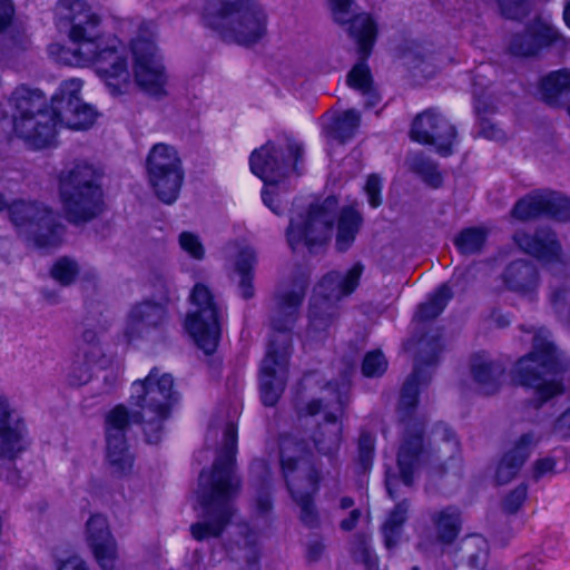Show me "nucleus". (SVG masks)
Listing matches in <instances>:
<instances>
[{"instance_id": "1", "label": "nucleus", "mask_w": 570, "mask_h": 570, "mask_svg": "<svg viewBox=\"0 0 570 570\" xmlns=\"http://www.w3.org/2000/svg\"><path fill=\"white\" fill-rule=\"evenodd\" d=\"M443 350L441 332L422 333L417 338L413 370L400 391L397 414L404 429L396 453L399 473H394V481L399 479L405 487L414 484L416 474L435 455V449L428 436V421L424 416H417V409L422 390L431 382V374L426 368L438 365Z\"/></svg>"}, {"instance_id": "2", "label": "nucleus", "mask_w": 570, "mask_h": 570, "mask_svg": "<svg viewBox=\"0 0 570 570\" xmlns=\"http://www.w3.org/2000/svg\"><path fill=\"white\" fill-rule=\"evenodd\" d=\"M59 23L70 24L71 48H62L60 59L71 66L92 65L112 95L125 91L130 72L116 38L100 32V18L90 11L86 0H59L56 7Z\"/></svg>"}, {"instance_id": "3", "label": "nucleus", "mask_w": 570, "mask_h": 570, "mask_svg": "<svg viewBox=\"0 0 570 570\" xmlns=\"http://www.w3.org/2000/svg\"><path fill=\"white\" fill-rule=\"evenodd\" d=\"M309 274L306 268H298L289 284H283L273 297L269 318L276 331L271 340L259 370V391L263 403L273 406L284 392L288 362L292 353V338L287 333L294 325L298 307L308 286Z\"/></svg>"}, {"instance_id": "4", "label": "nucleus", "mask_w": 570, "mask_h": 570, "mask_svg": "<svg viewBox=\"0 0 570 570\" xmlns=\"http://www.w3.org/2000/svg\"><path fill=\"white\" fill-rule=\"evenodd\" d=\"M237 450V429L228 422L223 429V446L210 473L202 471L196 497L203 509V520L190 525V533L197 541L217 538L233 515L232 499L237 494L239 480L234 473Z\"/></svg>"}, {"instance_id": "5", "label": "nucleus", "mask_w": 570, "mask_h": 570, "mask_svg": "<svg viewBox=\"0 0 570 570\" xmlns=\"http://www.w3.org/2000/svg\"><path fill=\"white\" fill-rule=\"evenodd\" d=\"M363 225L358 204L338 206V200L330 196L312 204L305 215L292 217L286 229L288 245L295 249L305 245L311 250L327 243L336 226L335 246L338 252H346L355 242Z\"/></svg>"}, {"instance_id": "6", "label": "nucleus", "mask_w": 570, "mask_h": 570, "mask_svg": "<svg viewBox=\"0 0 570 570\" xmlns=\"http://www.w3.org/2000/svg\"><path fill=\"white\" fill-rule=\"evenodd\" d=\"M566 370L557 345L535 336L532 350L515 362L511 375L517 385L532 391L533 399L525 404L538 411L564 393L562 375Z\"/></svg>"}, {"instance_id": "7", "label": "nucleus", "mask_w": 570, "mask_h": 570, "mask_svg": "<svg viewBox=\"0 0 570 570\" xmlns=\"http://www.w3.org/2000/svg\"><path fill=\"white\" fill-rule=\"evenodd\" d=\"M204 19L224 40L242 46L258 42L267 32V14L254 0H208Z\"/></svg>"}, {"instance_id": "8", "label": "nucleus", "mask_w": 570, "mask_h": 570, "mask_svg": "<svg viewBox=\"0 0 570 570\" xmlns=\"http://www.w3.org/2000/svg\"><path fill=\"white\" fill-rule=\"evenodd\" d=\"M175 400L174 379L154 367L144 380L131 384L130 403L138 407L129 415L132 422L140 423L150 444H158L164 434V422L168 419Z\"/></svg>"}, {"instance_id": "9", "label": "nucleus", "mask_w": 570, "mask_h": 570, "mask_svg": "<svg viewBox=\"0 0 570 570\" xmlns=\"http://www.w3.org/2000/svg\"><path fill=\"white\" fill-rule=\"evenodd\" d=\"M59 189L66 218L73 225L88 223L104 210L102 189L97 170L86 163L62 171Z\"/></svg>"}, {"instance_id": "10", "label": "nucleus", "mask_w": 570, "mask_h": 570, "mask_svg": "<svg viewBox=\"0 0 570 570\" xmlns=\"http://www.w3.org/2000/svg\"><path fill=\"white\" fill-rule=\"evenodd\" d=\"M296 452L304 456L308 450L301 446L295 439H284L281 446L282 473L292 499L299 508V521L309 529H316L321 524V518L314 495L318 491L320 473L307 462L302 461L298 465Z\"/></svg>"}, {"instance_id": "11", "label": "nucleus", "mask_w": 570, "mask_h": 570, "mask_svg": "<svg viewBox=\"0 0 570 570\" xmlns=\"http://www.w3.org/2000/svg\"><path fill=\"white\" fill-rule=\"evenodd\" d=\"M304 154L303 146L293 138L285 137L282 144L267 141L255 149L249 158L250 170L266 185L262 191L264 204L275 214L281 215V206L275 203L277 184L289 174L297 171V164Z\"/></svg>"}, {"instance_id": "12", "label": "nucleus", "mask_w": 570, "mask_h": 570, "mask_svg": "<svg viewBox=\"0 0 570 570\" xmlns=\"http://www.w3.org/2000/svg\"><path fill=\"white\" fill-rule=\"evenodd\" d=\"M6 208L19 236L27 243L40 249L56 248L61 244L65 226L59 215L48 206L22 199L9 203L0 194V212Z\"/></svg>"}, {"instance_id": "13", "label": "nucleus", "mask_w": 570, "mask_h": 570, "mask_svg": "<svg viewBox=\"0 0 570 570\" xmlns=\"http://www.w3.org/2000/svg\"><path fill=\"white\" fill-rule=\"evenodd\" d=\"M363 271L364 266L356 263L345 274L333 271L323 277L309 306L307 335L311 338L323 340L326 336L337 318L336 302L355 291Z\"/></svg>"}, {"instance_id": "14", "label": "nucleus", "mask_w": 570, "mask_h": 570, "mask_svg": "<svg viewBox=\"0 0 570 570\" xmlns=\"http://www.w3.org/2000/svg\"><path fill=\"white\" fill-rule=\"evenodd\" d=\"M134 78L147 95L160 98L166 95L167 75L155 45V24L141 22L131 40Z\"/></svg>"}, {"instance_id": "15", "label": "nucleus", "mask_w": 570, "mask_h": 570, "mask_svg": "<svg viewBox=\"0 0 570 570\" xmlns=\"http://www.w3.org/2000/svg\"><path fill=\"white\" fill-rule=\"evenodd\" d=\"M146 169L157 198L164 204H174L184 181V169L177 150L163 142L154 145L146 160Z\"/></svg>"}, {"instance_id": "16", "label": "nucleus", "mask_w": 570, "mask_h": 570, "mask_svg": "<svg viewBox=\"0 0 570 570\" xmlns=\"http://www.w3.org/2000/svg\"><path fill=\"white\" fill-rule=\"evenodd\" d=\"M194 306L187 315L186 328L206 354L215 352L220 337L219 308L207 286L197 283L190 294Z\"/></svg>"}, {"instance_id": "17", "label": "nucleus", "mask_w": 570, "mask_h": 570, "mask_svg": "<svg viewBox=\"0 0 570 570\" xmlns=\"http://www.w3.org/2000/svg\"><path fill=\"white\" fill-rule=\"evenodd\" d=\"M412 141L422 146H432L443 158L454 154L459 142V132L454 124L439 108H426L412 120L410 128Z\"/></svg>"}, {"instance_id": "18", "label": "nucleus", "mask_w": 570, "mask_h": 570, "mask_svg": "<svg viewBox=\"0 0 570 570\" xmlns=\"http://www.w3.org/2000/svg\"><path fill=\"white\" fill-rule=\"evenodd\" d=\"M562 43L564 38L550 18L535 14L524 23L522 30L511 35L508 51L512 57L530 59Z\"/></svg>"}, {"instance_id": "19", "label": "nucleus", "mask_w": 570, "mask_h": 570, "mask_svg": "<svg viewBox=\"0 0 570 570\" xmlns=\"http://www.w3.org/2000/svg\"><path fill=\"white\" fill-rule=\"evenodd\" d=\"M511 216L520 222L547 217L556 222H570V197L551 189H535L519 198Z\"/></svg>"}, {"instance_id": "20", "label": "nucleus", "mask_w": 570, "mask_h": 570, "mask_svg": "<svg viewBox=\"0 0 570 570\" xmlns=\"http://www.w3.org/2000/svg\"><path fill=\"white\" fill-rule=\"evenodd\" d=\"M130 421L124 405H117L106 416V459L112 473L118 475L130 472L134 464V456L126 441Z\"/></svg>"}, {"instance_id": "21", "label": "nucleus", "mask_w": 570, "mask_h": 570, "mask_svg": "<svg viewBox=\"0 0 570 570\" xmlns=\"http://www.w3.org/2000/svg\"><path fill=\"white\" fill-rule=\"evenodd\" d=\"M28 434L23 416L0 394V458L14 460L23 453L29 446Z\"/></svg>"}, {"instance_id": "22", "label": "nucleus", "mask_w": 570, "mask_h": 570, "mask_svg": "<svg viewBox=\"0 0 570 570\" xmlns=\"http://www.w3.org/2000/svg\"><path fill=\"white\" fill-rule=\"evenodd\" d=\"M328 6L334 21L347 26V31L358 47V50L367 55L376 36V24L366 13L355 14L353 0H328Z\"/></svg>"}, {"instance_id": "23", "label": "nucleus", "mask_w": 570, "mask_h": 570, "mask_svg": "<svg viewBox=\"0 0 570 570\" xmlns=\"http://www.w3.org/2000/svg\"><path fill=\"white\" fill-rule=\"evenodd\" d=\"M341 434L342 424L341 422L337 421L336 415L333 412H330L325 415L324 422L322 424H318L311 432V434L308 435V440L298 439L295 435H283L279 440V448L282 446V442L284 439H295L301 446H304L308 450V452L304 453L303 462H307L311 466H314L311 462L313 450L325 456L334 455L340 449ZM295 456L296 460L298 461V465H301L302 456L299 452H296Z\"/></svg>"}, {"instance_id": "24", "label": "nucleus", "mask_w": 570, "mask_h": 570, "mask_svg": "<svg viewBox=\"0 0 570 570\" xmlns=\"http://www.w3.org/2000/svg\"><path fill=\"white\" fill-rule=\"evenodd\" d=\"M59 125V117L51 107L27 117L13 116L16 135L36 149L52 144Z\"/></svg>"}, {"instance_id": "25", "label": "nucleus", "mask_w": 570, "mask_h": 570, "mask_svg": "<svg viewBox=\"0 0 570 570\" xmlns=\"http://www.w3.org/2000/svg\"><path fill=\"white\" fill-rule=\"evenodd\" d=\"M512 239L521 252L543 264L562 259V246L557 234L549 227H539L533 233L517 230Z\"/></svg>"}, {"instance_id": "26", "label": "nucleus", "mask_w": 570, "mask_h": 570, "mask_svg": "<svg viewBox=\"0 0 570 570\" xmlns=\"http://www.w3.org/2000/svg\"><path fill=\"white\" fill-rule=\"evenodd\" d=\"M507 291L529 302H537L540 286V272L530 261L519 258L511 261L501 274Z\"/></svg>"}, {"instance_id": "27", "label": "nucleus", "mask_w": 570, "mask_h": 570, "mask_svg": "<svg viewBox=\"0 0 570 570\" xmlns=\"http://www.w3.org/2000/svg\"><path fill=\"white\" fill-rule=\"evenodd\" d=\"M86 539L92 553L104 570H112L117 559V544L107 519L94 514L86 523Z\"/></svg>"}, {"instance_id": "28", "label": "nucleus", "mask_w": 570, "mask_h": 570, "mask_svg": "<svg viewBox=\"0 0 570 570\" xmlns=\"http://www.w3.org/2000/svg\"><path fill=\"white\" fill-rule=\"evenodd\" d=\"M537 443L538 440H535L534 434L525 432L502 454L494 473V480L498 485L509 483L519 474Z\"/></svg>"}, {"instance_id": "29", "label": "nucleus", "mask_w": 570, "mask_h": 570, "mask_svg": "<svg viewBox=\"0 0 570 570\" xmlns=\"http://www.w3.org/2000/svg\"><path fill=\"white\" fill-rule=\"evenodd\" d=\"M167 321V311L161 302L145 301L137 304L129 315L131 335L149 337L154 332L161 331Z\"/></svg>"}, {"instance_id": "30", "label": "nucleus", "mask_w": 570, "mask_h": 570, "mask_svg": "<svg viewBox=\"0 0 570 570\" xmlns=\"http://www.w3.org/2000/svg\"><path fill=\"white\" fill-rule=\"evenodd\" d=\"M484 352H476L471 356L470 371L473 381L485 395H494L500 391L501 377L505 368L493 361H483Z\"/></svg>"}, {"instance_id": "31", "label": "nucleus", "mask_w": 570, "mask_h": 570, "mask_svg": "<svg viewBox=\"0 0 570 570\" xmlns=\"http://www.w3.org/2000/svg\"><path fill=\"white\" fill-rule=\"evenodd\" d=\"M435 530L436 541L444 546L455 542L462 530V518L460 510L454 505H448L431 515Z\"/></svg>"}, {"instance_id": "32", "label": "nucleus", "mask_w": 570, "mask_h": 570, "mask_svg": "<svg viewBox=\"0 0 570 570\" xmlns=\"http://www.w3.org/2000/svg\"><path fill=\"white\" fill-rule=\"evenodd\" d=\"M454 293L448 282L439 284L429 295L426 301L417 304L414 318L420 323H429L443 314Z\"/></svg>"}, {"instance_id": "33", "label": "nucleus", "mask_w": 570, "mask_h": 570, "mask_svg": "<svg viewBox=\"0 0 570 570\" xmlns=\"http://www.w3.org/2000/svg\"><path fill=\"white\" fill-rule=\"evenodd\" d=\"M13 116H31L38 111L49 109L46 96L39 90L24 85L18 86L10 97Z\"/></svg>"}, {"instance_id": "34", "label": "nucleus", "mask_w": 570, "mask_h": 570, "mask_svg": "<svg viewBox=\"0 0 570 570\" xmlns=\"http://www.w3.org/2000/svg\"><path fill=\"white\" fill-rule=\"evenodd\" d=\"M256 262V250L250 246H243L235 258V272L239 277L238 292L244 299H250L255 295L253 269Z\"/></svg>"}, {"instance_id": "35", "label": "nucleus", "mask_w": 570, "mask_h": 570, "mask_svg": "<svg viewBox=\"0 0 570 570\" xmlns=\"http://www.w3.org/2000/svg\"><path fill=\"white\" fill-rule=\"evenodd\" d=\"M360 52L362 55V60L357 62L347 73L346 82L351 88L358 90L366 98L365 107L371 108L376 106L380 101V96L372 86L370 68L364 61L370 55L371 50L367 52V55L361 50Z\"/></svg>"}, {"instance_id": "36", "label": "nucleus", "mask_w": 570, "mask_h": 570, "mask_svg": "<svg viewBox=\"0 0 570 570\" xmlns=\"http://www.w3.org/2000/svg\"><path fill=\"white\" fill-rule=\"evenodd\" d=\"M490 236V229L484 226L463 227L453 238V245L463 256L476 255L483 252Z\"/></svg>"}, {"instance_id": "37", "label": "nucleus", "mask_w": 570, "mask_h": 570, "mask_svg": "<svg viewBox=\"0 0 570 570\" xmlns=\"http://www.w3.org/2000/svg\"><path fill=\"white\" fill-rule=\"evenodd\" d=\"M97 111L88 104L76 102L71 108L61 110L59 115L60 125L73 130H85L90 128L97 118Z\"/></svg>"}, {"instance_id": "38", "label": "nucleus", "mask_w": 570, "mask_h": 570, "mask_svg": "<svg viewBox=\"0 0 570 570\" xmlns=\"http://www.w3.org/2000/svg\"><path fill=\"white\" fill-rule=\"evenodd\" d=\"M433 51L425 41L411 40L404 47H394V57L406 59L409 68L425 73V65L432 58Z\"/></svg>"}, {"instance_id": "39", "label": "nucleus", "mask_w": 570, "mask_h": 570, "mask_svg": "<svg viewBox=\"0 0 570 570\" xmlns=\"http://www.w3.org/2000/svg\"><path fill=\"white\" fill-rule=\"evenodd\" d=\"M410 169L431 189H439L444 184V176L438 164L423 154L415 155L412 158Z\"/></svg>"}, {"instance_id": "40", "label": "nucleus", "mask_w": 570, "mask_h": 570, "mask_svg": "<svg viewBox=\"0 0 570 570\" xmlns=\"http://www.w3.org/2000/svg\"><path fill=\"white\" fill-rule=\"evenodd\" d=\"M361 124V115L355 109H348L337 116L331 127L328 135L341 144L352 139Z\"/></svg>"}, {"instance_id": "41", "label": "nucleus", "mask_w": 570, "mask_h": 570, "mask_svg": "<svg viewBox=\"0 0 570 570\" xmlns=\"http://www.w3.org/2000/svg\"><path fill=\"white\" fill-rule=\"evenodd\" d=\"M81 87V80L76 78L61 82L58 91L52 97L51 105V108L56 111L57 115H59L61 110L71 108V106H75L76 102L82 101L79 97Z\"/></svg>"}, {"instance_id": "42", "label": "nucleus", "mask_w": 570, "mask_h": 570, "mask_svg": "<svg viewBox=\"0 0 570 570\" xmlns=\"http://www.w3.org/2000/svg\"><path fill=\"white\" fill-rule=\"evenodd\" d=\"M503 18L513 21H522L531 12V0H495Z\"/></svg>"}, {"instance_id": "43", "label": "nucleus", "mask_w": 570, "mask_h": 570, "mask_svg": "<svg viewBox=\"0 0 570 570\" xmlns=\"http://www.w3.org/2000/svg\"><path fill=\"white\" fill-rule=\"evenodd\" d=\"M78 356L95 371L107 370L111 364V360L105 355L100 344L79 346Z\"/></svg>"}, {"instance_id": "44", "label": "nucleus", "mask_w": 570, "mask_h": 570, "mask_svg": "<svg viewBox=\"0 0 570 570\" xmlns=\"http://www.w3.org/2000/svg\"><path fill=\"white\" fill-rule=\"evenodd\" d=\"M389 366V362L379 350L365 354L362 363V374L366 377L381 376Z\"/></svg>"}, {"instance_id": "45", "label": "nucleus", "mask_w": 570, "mask_h": 570, "mask_svg": "<svg viewBox=\"0 0 570 570\" xmlns=\"http://www.w3.org/2000/svg\"><path fill=\"white\" fill-rule=\"evenodd\" d=\"M79 272L78 264L68 258L58 259L51 268V276L61 285L71 284Z\"/></svg>"}, {"instance_id": "46", "label": "nucleus", "mask_w": 570, "mask_h": 570, "mask_svg": "<svg viewBox=\"0 0 570 570\" xmlns=\"http://www.w3.org/2000/svg\"><path fill=\"white\" fill-rule=\"evenodd\" d=\"M180 249L190 258L202 261L205 257V247L197 234L183 232L178 236Z\"/></svg>"}, {"instance_id": "47", "label": "nucleus", "mask_w": 570, "mask_h": 570, "mask_svg": "<svg viewBox=\"0 0 570 570\" xmlns=\"http://www.w3.org/2000/svg\"><path fill=\"white\" fill-rule=\"evenodd\" d=\"M527 498L528 485L527 483H520L503 498L502 510L507 514H515L523 507Z\"/></svg>"}, {"instance_id": "48", "label": "nucleus", "mask_w": 570, "mask_h": 570, "mask_svg": "<svg viewBox=\"0 0 570 570\" xmlns=\"http://www.w3.org/2000/svg\"><path fill=\"white\" fill-rule=\"evenodd\" d=\"M95 375V370L87 365L82 358L77 356V360L72 363L69 373V383L71 385L80 386L87 384Z\"/></svg>"}, {"instance_id": "49", "label": "nucleus", "mask_w": 570, "mask_h": 570, "mask_svg": "<svg viewBox=\"0 0 570 570\" xmlns=\"http://www.w3.org/2000/svg\"><path fill=\"white\" fill-rule=\"evenodd\" d=\"M29 43V38L23 32L0 33V51L9 50L11 52H18L26 50Z\"/></svg>"}, {"instance_id": "50", "label": "nucleus", "mask_w": 570, "mask_h": 570, "mask_svg": "<svg viewBox=\"0 0 570 570\" xmlns=\"http://www.w3.org/2000/svg\"><path fill=\"white\" fill-rule=\"evenodd\" d=\"M431 434L440 435L443 442L452 444L454 452H460V440L455 431L448 423L443 421L435 422L432 426Z\"/></svg>"}, {"instance_id": "51", "label": "nucleus", "mask_w": 570, "mask_h": 570, "mask_svg": "<svg viewBox=\"0 0 570 570\" xmlns=\"http://www.w3.org/2000/svg\"><path fill=\"white\" fill-rule=\"evenodd\" d=\"M374 452V438L368 432L361 433L358 438V459L363 469H367Z\"/></svg>"}, {"instance_id": "52", "label": "nucleus", "mask_w": 570, "mask_h": 570, "mask_svg": "<svg viewBox=\"0 0 570 570\" xmlns=\"http://www.w3.org/2000/svg\"><path fill=\"white\" fill-rule=\"evenodd\" d=\"M151 286L154 294L161 303L168 302L175 292L171 281L164 275H155L151 279Z\"/></svg>"}, {"instance_id": "53", "label": "nucleus", "mask_w": 570, "mask_h": 570, "mask_svg": "<svg viewBox=\"0 0 570 570\" xmlns=\"http://www.w3.org/2000/svg\"><path fill=\"white\" fill-rule=\"evenodd\" d=\"M381 189H382V180L377 175H370L366 184L364 186V190L367 195L368 204L376 208L382 204L381 198Z\"/></svg>"}, {"instance_id": "54", "label": "nucleus", "mask_w": 570, "mask_h": 570, "mask_svg": "<svg viewBox=\"0 0 570 570\" xmlns=\"http://www.w3.org/2000/svg\"><path fill=\"white\" fill-rule=\"evenodd\" d=\"M557 460L552 456H544L537 459L532 466V479L534 481L541 480L548 473H554Z\"/></svg>"}, {"instance_id": "55", "label": "nucleus", "mask_w": 570, "mask_h": 570, "mask_svg": "<svg viewBox=\"0 0 570 570\" xmlns=\"http://www.w3.org/2000/svg\"><path fill=\"white\" fill-rule=\"evenodd\" d=\"M552 430L560 439H570V406L554 420Z\"/></svg>"}, {"instance_id": "56", "label": "nucleus", "mask_w": 570, "mask_h": 570, "mask_svg": "<svg viewBox=\"0 0 570 570\" xmlns=\"http://www.w3.org/2000/svg\"><path fill=\"white\" fill-rule=\"evenodd\" d=\"M568 298H569V291L563 286L557 287L552 291V293L550 295V304L557 313H560L563 311V308L568 302Z\"/></svg>"}, {"instance_id": "57", "label": "nucleus", "mask_w": 570, "mask_h": 570, "mask_svg": "<svg viewBox=\"0 0 570 570\" xmlns=\"http://www.w3.org/2000/svg\"><path fill=\"white\" fill-rule=\"evenodd\" d=\"M479 135L489 140H497L501 137V129L487 118L480 119V132Z\"/></svg>"}, {"instance_id": "58", "label": "nucleus", "mask_w": 570, "mask_h": 570, "mask_svg": "<svg viewBox=\"0 0 570 570\" xmlns=\"http://www.w3.org/2000/svg\"><path fill=\"white\" fill-rule=\"evenodd\" d=\"M14 14V8L11 0H0V32L10 23Z\"/></svg>"}, {"instance_id": "59", "label": "nucleus", "mask_w": 570, "mask_h": 570, "mask_svg": "<svg viewBox=\"0 0 570 570\" xmlns=\"http://www.w3.org/2000/svg\"><path fill=\"white\" fill-rule=\"evenodd\" d=\"M406 512L405 502L394 503V547L396 546V535L406 520Z\"/></svg>"}, {"instance_id": "60", "label": "nucleus", "mask_w": 570, "mask_h": 570, "mask_svg": "<svg viewBox=\"0 0 570 570\" xmlns=\"http://www.w3.org/2000/svg\"><path fill=\"white\" fill-rule=\"evenodd\" d=\"M490 318L498 328H505L511 324L512 314L509 312H502L499 307H493L491 309Z\"/></svg>"}, {"instance_id": "61", "label": "nucleus", "mask_w": 570, "mask_h": 570, "mask_svg": "<svg viewBox=\"0 0 570 570\" xmlns=\"http://www.w3.org/2000/svg\"><path fill=\"white\" fill-rule=\"evenodd\" d=\"M325 550V544L322 539L313 538L307 544V558L309 561H317Z\"/></svg>"}, {"instance_id": "62", "label": "nucleus", "mask_w": 570, "mask_h": 570, "mask_svg": "<svg viewBox=\"0 0 570 570\" xmlns=\"http://www.w3.org/2000/svg\"><path fill=\"white\" fill-rule=\"evenodd\" d=\"M332 405L330 402L322 404L321 400H314L307 403L304 407L298 410L299 416H313L317 414L322 407L330 409Z\"/></svg>"}, {"instance_id": "63", "label": "nucleus", "mask_w": 570, "mask_h": 570, "mask_svg": "<svg viewBox=\"0 0 570 570\" xmlns=\"http://www.w3.org/2000/svg\"><path fill=\"white\" fill-rule=\"evenodd\" d=\"M58 570H88V568L81 558L73 556L61 562Z\"/></svg>"}, {"instance_id": "64", "label": "nucleus", "mask_w": 570, "mask_h": 570, "mask_svg": "<svg viewBox=\"0 0 570 570\" xmlns=\"http://www.w3.org/2000/svg\"><path fill=\"white\" fill-rule=\"evenodd\" d=\"M256 507L259 513L265 514L272 509V500L268 491L263 490L257 494Z\"/></svg>"}]
</instances>
